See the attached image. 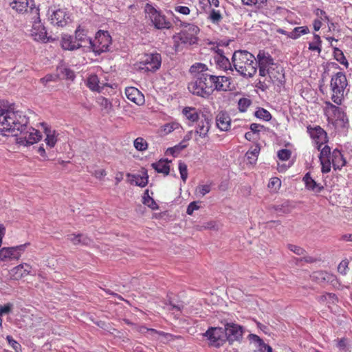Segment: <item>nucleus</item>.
I'll return each instance as SVG.
<instances>
[{
	"label": "nucleus",
	"mask_w": 352,
	"mask_h": 352,
	"mask_svg": "<svg viewBox=\"0 0 352 352\" xmlns=\"http://www.w3.org/2000/svg\"><path fill=\"white\" fill-rule=\"evenodd\" d=\"M143 203L145 205H147L148 207H150L151 209L154 210L157 208V205L154 201V199L151 197L149 195H148V197H143Z\"/></svg>",
	"instance_id": "58"
},
{
	"label": "nucleus",
	"mask_w": 352,
	"mask_h": 352,
	"mask_svg": "<svg viewBox=\"0 0 352 352\" xmlns=\"http://www.w3.org/2000/svg\"><path fill=\"white\" fill-rule=\"evenodd\" d=\"M255 116L265 121H269L272 118L270 113L263 108H258L255 112Z\"/></svg>",
	"instance_id": "40"
},
{
	"label": "nucleus",
	"mask_w": 352,
	"mask_h": 352,
	"mask_svg": "<svg viewBox=\"0 0 352 352\" xmlns=\"http://www.w3.org/2000/svg\"><path fill=\"white\" fill-rule=\"evenodd\" d=\"M144 10L146 16L156 29H170L171 28V23L160 11H158L153 6L147 3Z\"/></svg>",
	"instance_id": "8"
},
{
	"label": "nucleus",
	"mask_w": 352,
	"mask_h": 352,
	"mask_svg": "<svg viewBox=\"0 0 352 352\" xmlns=\"http://www.w3.org/2000/svg\"><path fill=\"white\" fill-rule=\"evenodd\" d=\"M331 148L329 146L325 145L320 151V160L331 159Z\"/></svg>",
	"instance_id": "49"
},
{
	"label": "nucleus",
	"mask_w": 352,
	"mask_h": 352,
	"mask_svg": "<svg viewBox=\"0 0 352 352\" xmlns=\"http://www.w3.org/2000/svg\"><path fill=\"white\" fill-rule=\"evenodd\" d=\"M250 340L257 344V346H261L264 348V351L267 352H272V349L269 345L265 344L263 341L256 335L250 334Z\"/></svg>",
	"instance_id": "37"
},
{
	"label": "nucleus",
	"mask_w": 352,
	"mask_h": 352,
	"mask_svg": "<svg viewBox=\"0 0 352 352\" xmlns=\"http://www.w3.org/2000/svg\"><path fill=\"white\" fill-rule=\"evenodd\" d=\"M42 126L44 128V131L46 135L45 142L48 146L52 148L55 146L56 143V138L55 136V131H52L50 128L47 126V124L45 123L42 124Z\"/></svg>",
	"instance_id": "30"
},
{
	"label": "nucleus",
	"mask_w": 352,
	"mask_h": 352,
	"mask_svg": "<svg viewBox=\"0 0 352 352\" xmlns=\"http://www.w3.org/2000/svg\"><path fill=\"white\" fill-rule=\"evenodd\" d=\"M347 80L343 72H338L332 76L331 80V100L338 105L342 104L344 99V92L347 87Z\"/></svg>",
	"instance_id": "4"
},
{
	"label": "nucleus",
	"mask_w": 352,
	"mask_h": 352,
	"mask_svg": "<svg viewBox=\"0 0 352 352\" xmlns=\"http://www.w3.org/2000/svg\"><path fill=\"white\" fill-rule=\"evenodd\" d=\"M61 47L66 50H75L82 47V45H77L76 41L71 35L64 34L61 38Z\"/></svg>",
	"instance_id": "25"
},
{
	"label": "nucleus",
	"mask_w": 352,
	"mask_h": 352,
	"mask_svg": "<svg viewBox=\"0 0 352 352\" xmlns=\"http://www.w3.org/2000/svg\"><path fill=\"white\" fill-rule=\"evenodd\" d=\"M20 257V252L16 254L13 250V247L3 248L0 250V260L3 261L6 258H16Z\"/></svg>",
	"instance_id": "31"
},
{
	"label": "nucleus",
	"mask_w": 352,
	"mask_h": 352,
	"mask_svg": "<svg viewBox=\"0 0 352 352\" xmlns=\"http://www.w3.org/2000/svg\"><path fill=\"white\" fill-rule=\"evenodd\" d=\"M177 337L168 333L162 331L160 333V339L158 340L160 342L164 344H166L170 341L174 340Z\"/></svg>",
	"instance_id": "44"
},
{
	"label": "nucleus",
	"mask_w": 352,
	"mask_h": 352,
	"mask_svg": "<svg viewBox=\"0 0 352 352\" xmlns=\"http://www.w3.org/2000/svg\"><path fill=\"white\" fill-rule=\"evenodd\" d=\"M10 5L12 9L21 13L27 10L28 2L27 0H13Z\"/></svg>",
	"instance_id": "32"
},
{
	"label": "nucleus",
	"mask_w": 352,
	"mask_h": 352,
	"mask_svg": "<svg viewBox=\"0 0 352 352\" xmlns=\"http://www.w3.org/2000/svg\"><path fill=\"white\" fill-rule=\"evenodd\" d=\"M210 344L214 346H219L222 342L225 340V329L221 327H210L204 333Z\"/></svg>",
	"instance_id": "12"
},
{
	"label": "nucleus",
	"mask_w": 352,
	"mask_h": 352,
	"mask_svg": "<svg viewBox=\"0 0 352 352\" xmlns=\"http://www.w3.org/2000/svg\"><path fill=\"white\" fill-rule=\"evenodd\" d=\"M322 165V172L323 173H327L331 170V160L330 159L320 160Z\"/></svg>",
	"instance_id": "53"
},
{
	"label": "nucleus",
	"mask_w": 352,
	"mask_h": 352,
	"mask_svg": "<svg viewBox=\"0 0 352 352\" xmlns=\"http://www.w3.org/2000/svg\"><path fill=\"white\" fill-rule=\"evenodd\" d=\"M291 151L288 149H281L278 152V157L283 161L287 160L291 157Z\"/></svg>",
	"instance_id": "54"
},
{
	"label": "nucleus",
	"mask_w": 352,
	"mask_h": 352,
	"mask_svg": "<svg viewBox=\"0 0 352 352\" xmlns=\"http://www.w3.org/2000/svg\"><path fill=\"white\" fill-rule=\"evenodd\" d=\"M226 338L230 342L239 340L242 338V327L234 323H227L225 325Z\"/></svg>",
	"instance_id": "14"
},
{
	"label": "nucleus",
	"mask_w": 352,
	"mask_h": 352,
	"mask_svg": "<svg viewBox=\"0 0 352 352\" xmlns=\"http://www.w3.org/2000/svg\"><path fill=\"white\" fill-rule=\"evenodd\" d=\"M178 126L179 124L177 123H168L163 126V130L166 134H168L178 128Z\"/></svg>",
	"instance_id": "59"
},
{
	"label": "nucleus",
	"mask_w": 352,
	"mask_h": 352,
	"mask_svg": "<svg viewBox=\"0 0 352 352\" xmlns=\"http://www.w3.org/2000/svg\"><path fill=\"white\" fill-rule=\"evenodd\" d=\"M287 247L289 250L297 255H304L305 253V250L301 247L292 244H288Z\"/></svg>",
	"instance_id": "57"
},
{
	"label": "nucleus",
	"mask_w": 352,
	"mask_h": 352,
	"mask_svg": "<svg viewBox=\"0 0 352 352\" xmlns=\"http://www.w3.org/2000/svg\"><path fill=\"white\" fill-rule=\"evenodd\" d=\"M182 113L188 120L192 122H195L197 120H199L201 114V110L192 107H184L182 110Z\"/></svg>",
	"instance_id": "26"
},
{
	"label": "nucleus",
	"mask_w": 352,
	"mask_h": 352,
	"mask_svg": "<svg viewBox=\"0 0 352 352\" xmlns=\"http://www.w3.org/2000/svg\"><path fill=\"white\" fill-rule=\"evenodd\" d=\"M34 16L32 18L33 20V25L30 30V35L34 40L41 41L43 43H47L53 39L51 36H47L45 28L41 23L39 17V12L38 9L32 10V11Z\"/></svg>",
	"instance_id": "7"
},
{
	"label": "nucleus",
	"mask_w": 352,
	"mask_h": 352,
	"mask_svg": "<svg viewBox=\"0 0 352 352\" xmlns=\"http://www.w3.org/2000/svg\"><path fill=\"white\" fill-rule=\"evenodd\" d=\"M349 261L348 259L342 260L338 266V271L342 275H346L349 270Z\"/></svg>",
	"instance_id": "43"
},
{
	"label": "nucleus",
	"mask_w": 352,
	"mask_h": 352,
	"mask_svg": "<svg viewBox=\"0 0 352 352\" xmlns=\"http://www.w3.org/2000/svg\"><path fill=\"white\" fill-rule=\"evenodd\" d=\"M187 145L186 144H184L183 142H181L179 144L175 146L174 147L168 148L166 152L170 153L173 155H175V153H179Z\"/></svg>",
	"instance_id": "46"
},
{
	"label": "nucleus",
	"mask_w": 352,
	"mask_h": 352,
	"mask_svg": "<svg viewBox=\"0 0 352 352\" xmlns=\"http://www.w3.org/2000/svg\"><path fill=\"white\" fill-rule=\"evenodd\" d=\"M330 160H331V163L334 169H340L346 163L345 159L343 157L342 154L338 149L333 150L331 153V157Z\"/></svg>",
	"instance_id": "27"
},
{
	"label": "nucleus",
	"mask_w": 352,
	"mask_h": 352,
	"mask_svg": "<svg viewBox=\"0 0 352 352\" xmlns=\"http://www.w3.org/2000/svg\"><path fill=\"white\" fill-rule=\"evenodd\" d=\"M29 118L21 111L16 110L14 104L5 100H0V133L8 135L6 132L17 136V133L26 127Z\"/></svg>",
	"instance_id": "1"
},
{
	"label": "nucleus",
	"mask_w": 352,
	"mask_h": 352,
	"mask_svg": "<svg viewBox=\"0 0 352 352\" xmlns=\"http://www.w3.org/2000/svg\"><path fill=\"white\" fill-rule=\"evenodd\" d=\"M303 181L305 184V187L316 193L320 192L324 187L320 184L317 183L310 175L309 173L305 174L303 177Z\"/></svg>",
	"instance_id": "23"
},
{
	"label": "nucleus",
	"mask_w": 352,
	"mask_h": 352,
	"mask_svg": "<svg viewBox=\"0 0 352 352\" xmlns=\"http://www.w3.org/2000/svg\"><path fill=\"white\" fill-rule=\"evenodd\" d=\"M161 332L162 331H157L154 329H150V330H147V334L148 335V337L153 340H158L160 339Z\"/></svg>",
	"instance_id": "60"
},
{
	"label": "nucleus",
	"mask_w": 352,
	"mask_h": 352,
	"mask_svg": "<svg viewBox=\"0 0 352 352\" xmlns=\"http://www.w3.org/2000/svg\"><path fill=\"white\" fill-rule=\"evenodd\" d=\"M15 269L17 271L20 270L21 269H23L24 272L23 273H21V276H23L28 275L30 273L31 267L28 264L24 263V264L18 265L17 267H15Z\"/></svg>",
	"instance_id": "61"
},
{
	"label": "nucleus",
	"mask_w": 352,
	"mask_h": 352,
	"mask_svg": "<svg viewBox=\"0 0 352 352\" xmlns=\"http://www.w3.org/2000/svg\"><path fill=\"white\" fill-rule=\"evenodd\" d=\"M333 56L336 60L338 61L340 64L348 67V62L342 50L338 47H334Z\"/></svg>",
	"instance_id": "38"
},
{
	"label": "nucleus",
	"mask_w": 352,
	"mask_h": 352,
	"mask_svg": "<svg viewBox=\"0 0 352 352\" xmlns=\"http://www.w3.org/2000/svg\"><path fill=\"white\" fill-rule=\"evenodd\" d=\"M17 140L23 145L33 144L37 142L41 138L39 131L26 125V127L21 130L18 133Z\"/></svg>",
	"instance_id": "11"
},
{
	"label": "nucleus",
	"mask_w": 352,
	"mask_h": 352,
	"mask_svg": "<svg viewBox=\"0 0 352 352\" xmlns=\"http://www.w3.org/2000/svg\"><path fill=\"white\" fill-rule=\"evenodd\" d=\"M259 151L260 147L258 145H256L252 150L248 151L246 153L245 156L250 160V164H253L256 161Z\"/></svg>",
	"instance_id": "39"
},
{
	"label": "nucleus",
	"mask_w": 352,
	"mask_h": 352,
	"mask_svg": "<svg viewBox=\"0 0 352 352\" xmlns=\"http://www.w3.org/2000/svg\"><path fill=\"white\" fill-rule=\"evenodd\" d=\"M6 340H8L9 344H10L12 347L16 351L20 346V344L16 340H14L12 336H8L6 337Z\"/></svg>",
	"instance_id": "64"
},
{
	"label": "nucleus",
	"mask_w": 352,
	"mask_h": 352,
	"mask_svg": "<svg viewBox=\"0 0 352 352\" xmlns=\"http://www.w3.org/2000/svg\"><path fill=\"white\" fill-rule=\"evenodd\" d=\"M179 170L182 179L184 182H186L188 177V169L187 166L184 162H180L179 163Z\"/></svg>",
	"instance_id": "47"
},
{
	"label": "nucleus",
	"mask_w": 352,
	"mask_h": 352,
	"mask_svg": "<svg viewBox=\"0 0 352 352\" xmlns=\"http://www.w3.org/2000/svg\"><path fill=\"white\" fill-rule=\"evenodd\" d=\"M307 131L309 133L312 139H314L318 146V149L320 150V147L322 144L327 142V135L325 131L322 129L320 126L315 127H307Z\"/></svg>",
	"instance_id": "16"
},
{
	"label": "nucleus",
	"mask_w": 352,
	"mask_h": 352,
	"mask_svg": "<svg viewBox=\"0 0 352 352\" xmlns=\"http://www.w3.org/2000/svg\"><path fill=\"white\" fill-rule=\"evenodd\" d=\"M196 122H197V125L195 133L202 138H206L210 128V116L201 113V118H199V120H197Z\"/></svg>",
	"instance_id": "15"
},
{
	"label": "nucleus",
	"mask_w": 352,
	"mask_h": 352,
	"mask_svg": "<svg viewBox=\"0 0 352 352\" xmlns=\"http://www.w3.org/2000/svg\"><path fill=\"white\" fill-rule=\"evenodd\" d=\"M87 85L92 91H100L99 79L96 75H91L87 78Z\"/></svg>",
	"instance_id": "34"
},
{
	"label": "nucleus",
	"mask_w": 352,
	"mask_h": 352,
	"mask_svg": "<svg viewBox=\"0 0 352 352\" xmlns=\"http://www.w3.org/2000/svg\"><path fill=\"white\" fill-rule=\"evenodd\" d=\"M61 75L64 78L71 80H73L76 76L74 71L69 68H63L61 70Z\"/></svg>",
	"instance_id": "52"
},
{
	"label": "nucleus",
	"mask_w": 352,
	"mask_h": 352,
	"mask_svg": "<svg viewBox=\"0 0 352 352\" xmlns=\"http://www.w3.org/2000/svg\"><path fill=\"white\" fill-rule=\"evenodd\" d=\"M243 4L247 6H256L257 8H262L266 0H242Z\"/></svg>",
	"instance_id": "51"
},
{
	"label": "nucleus",
	"mask_w": 352,
	"mask_h": 352,
	"mask_svg": "<svg viewBox=\"0 0 352 352\" xmlns=\"http://www.w3.org/2000/svg\"><path fill=\"white\" fill-rule=\"evenodd\" d=\"M309 32V29L307 26H300L295 28L292 32H289L288 37L292 39H297L301 35L306 34Z\"/></svg>",
	"instance_id": "33"
},
{
	"label": "nucleus",
	"mask_w": 352,
	"mask_h": 352,
	"mask_svg": "<svg viewBox=\"0 0 352 352\" xmlns=\"http://www.w3.org/2000/svg\"><path fill=\"white\" fill-rule=\"evenodd\" d=\"M256 68H258L259 76H264L265 74L279 72L283 71L274 61L270 54L264 51H259L256 56Z\"/></svg>",
	"instance_id": "6"
},
{
	"label": "nucleus",
	"mask_w": 352,
	"mask_h": 352,
	"mask_svg": "<svg viewBox=\"0 0 352 352\" xmlns=\"http://www.w3.org/2000/svg\"><path fill=\"white\" fill-rule=\"evenodd\" d=\"M126 177L129 179V182L131 184H135V186L140 187H144L148 184V176L147 170L145 168L142 169V175L127 173Z\"/></svg>",
	"instance_id": "18"
},
{
	"label": "nucleus",
	"mask_w": 352,
	"mask_h": 352,
	"mask_svg": "<svg viewBox=\"0 0 352 352\" xmlns=\"http://www.w3.org/2000/svg\"><path fill=\"white\" fill-rule=\"evenodd\" d=\"M207 69L208 68L206 65L199 63L191 66L190 72L191 73H197V74H199V73H204Z\"/></svg>",
	"instance_id": "42"
},
{
	"label": "nucleus",
	"mask_w": 352,
	"mask_h": 352,
	"mask_svg": "<svg viewBox=\"0 0 352 352\" xmlns=\"http://www.w3.org/2000/svg\"><path fill=\"white\" fill-rule=\"evenodd\" d=\"M313 277L318 278V279H321L323 280L329 281V280H332L331 278H333V275H331L327 272H318L314 273Z\"/></svg>",
	"instance_id": "50"
},
{
	"label": "nucleus",
	"mask_w": 352,
	"mask_h": 352,
	"mask_svg": "<svg viewBox=\"0 0 352 352\" xmlns=\"http://www.w3.org/2000/svg\"><path fill=\"white\" fill-rule=\"evenodd\" d=\"M98 102L101 107L106 110L107 112H109L111 109V103L105 98L101 97L98 99Z\"/></svg>",
	"instance_id": "56"
},
{
	"label": "nucleus",
	"mask_w": 352,
	"mask_h": 352,
	"mask_svg": "<svg viewBox=\"0 0 352 352\" xmlns=\"http://www.w3.org/2000/svg\"><path fill=\"white\" fill-rule=\"evenodd\" d=\"M170 162L168 159H162L157 162L151 164V166L157 173H162L166 176L170 173V166L168 164Z\"/></svg>",
	"instance_id": "24"
},
{
	"label": "nucleus",
	"mask_w": 352,
	"mask_h": 352,
	"mask_svg": "<svg viewBox=\"0 0 352 352\" xmlns=\"http://www.w3.org/2000/svg\"><path fill=\"white\" fill-rule=\"evenodd\" d=\"M199 206L195 201L191 202L187 207L186 213L189 215H191L194 210H198Z\"/></svg>",
	"instance_id": "62"
},
{
	"label": "nucleus",
	"mask_w": 352,
	"mask_h": 352,
	"mask_svg": "<svg viewBox=\"0 0 352 352\" xmlns=\"http://www.w3.org/2000/svg\"><path fill=\"white\" fill-rule=\"evenodd\" d=\"M209 18L213 23L218 24L219 21L221 20L222 16L219 11L212 9L210 12Z\"/></svg>",
	"instance_id": "48"
},
{
	"label": "nucleus",
	"mask_w": 352,
	"mask_h": 352,
	"mask_svg": "<svg viewBox=\"0 0 352 352\" xmlns=\"http://www.w3.org/2000/svg\"><path fill=\"white\" fill-rule=\"evenodd\" d=\"M69 19L68 14L63 10H57L51 16L52 23L63 27Z\"/></svg>",
	"instance_id": "20"
},
{
	"label": "nucleus",
	"mask_w": 352,
	"mask_h": 352,
	"mask_svg": "<svg viewBox=\"0 0 352 352\" xmlns=\"http://www.w3.org/2000/svg\"><path fill=\"white\" fill-rule=\"evenodd\" d=\"M58 79V76L53 74H47L45 77L40 79V82L46 86L50 82H55Z\"/></svg>",
	"instance_id": "55"
},
{
	"label": "nucleus",
	"mask_w": 352,
	"mask_h": 352,
	"mask_svg": "<svg viewBox=\"0 0 352 352\" xmlns=\"http://www.w3.org/2000/svg\"><path fill=\"white\" fill-rule=\"evenodd\" d=\"M328 108L331 110L337 120L346 122L348 121L346 115L344 113L342 108L338 107L329 102H326Z\"/></svg>",
	"instance_id": "29"
},
{
	"label": "nucleus",
	"mask_w": 352,
	"mask_h": 352,
	"mask_svg": "<svg viewBox=\"0 0 352 352\" xmlns=\"http://www.w3.org/2000/svg\"><path fill=\"white\" fill-rule=\"evenodd\" d=\"M162 64V57L159 53H151L144 55L140 62L139 68L146 72H154L160 69Z\"/></svg>",
	"instance_id": "10"
},
{
	"label": "nucleus",
	"mask_w": 352,
	"mask_h": 352,
	"mask_svg": "<svg viewBox=\"0 0 352 352\" xmlns=\"http://www.w3.org/2000/svg\"><path fill=\"white\" fill-rule=\"evenodd\" d=\"M272 208L278 213H289L292 211V206L290 205L289 201H286L281 204L274 206Z\"/></svg>",
	"instance_id": "36"
},
{
	"label": "nucleus",
	"mask_w": 352,
	"mask_h": 352,
	"mask_svg": "<svg viewBox=\"0 0 352 352\" xmlns=\"http://www.w3.org/2000/svg\"><path fill=\"white\" fill-rule=\"evenodd\" d=\"M134 146L138 151H144L147 149L148 144L144 138L139 137L135 140Z\"/></svg>",
	"instance_id": "41"
},
{
	"label": "nucleus",
	"mask_w": 352,
	"mask_h": 352,
	"mask_svg": "<svg viewBox=\"0 0 352 352\" xmlns=\"http://www.w3.org/2000/svg\"><path fill=\"white\" fill-rule=\"evenodd\" d=\"M250 104V100L245 98H241L238 102L239 109L241 112H245Z\"/></svg>",
	"instance_id": "45"
},
{
	"label": "nucleus",
	"mask_w": 352,
	"mask_h": 352,
	"mask_svg": "<svg viewBox=\"0 0 352 352\" xmlns=\"http://www.w3.org/2000/svg\"><path fill=\"white\" fill-rule=\"evenodd\" d=\"M211 82L210 74L199 73L195 79L188 83V89L193 95L206 98L214 91Z\"/></svg>",
	"instance_id": "3"
},
{
	"label": "nucleus",
	"mask_w": 352,
	"mask_h": 352,
	"mask_svg": "<svg viewBox=\"0 0 352 352\" xmlns=\"http://www.w3.org/2000/svg\"><path fill=\"white\" fill-rule=\"evenodd\" d=\"M285 82V76L283 71L279 72H270L265 74L264 76H260L256 84V87L265 91L274 87V89L278 91L276 87L280 88Z\"/></svg>",
	"instance_id": "5"
},
{
	"label": "nucleus",
	"mask_w": 352,
	"mask_h": 352,
	"mask_svg": "<svg viewBox=\"0 0 352 352\" xmlns=\"http://www.w3.org/2000/svg\"><path fill=\"white\" fill-rule=\"evenodd\" d=\"M199 32V29L197 25H189L179 33V40L183 43L192 45L197 41V34Z\"/></svg>",
	"instance_id": "13"
},
{
	"label": "nucleus",
	"mask_w": 352,
	"mask_h": 352,
	"mask_svg": "<svg viewBox=\"0 0 352 352\" xmlns=\"http://www.w3.org/2000/svg\"><path fill=\"white\" fill-rule=\"evenodd\" d=\"M210 80L212 81V87L214 89V91H226L230 89V81L228 77L210 75Z\"/></svg>",
	"instance_id": "17"
},
{
	"label": "nucleus",
	"mask_w": 352,
	"mask_h": 352,
	"mask_svg": "<svg viewBox=\"0 0 352 352\" xmlns=\"http://www.w3.org/2000/svg\"><path fill=\"white\" fill-rule=\"evenodd\" d=\"M215 61L217 65L219 68H221L223 70L231 69V63L229 59L224 56H217L215 58Z\"/></svg>",
	"instance_id": "35"
},
{
	"label": "nucleus",
	"mask_w": 352,
	"mask_h": 352,
	"mask_svg": "<svg viewBox=\"0 0 352 352\" xmlns=\"http://www.w3.org/2000/svg\"><path fill=\"white\" fill-rule=\"evenodd\" d=\"M75 41L77 45H82V47L89 46L91 38L87 35V30L79 26L75 31Z\"/></svg>",
	"instance_id": "19"
},
{
	"label": "nucleus",
	"mask_w": 352,
	"mask_h": 352,
	"mask_svg": "<svg viewBox=\"0 0 352 352\" xmlns=\"http://www.w3.org/2000/svg\"><path fill=\"white\" fill-rule=\"evenodd\" d=\"M67 239L70 241L74 245H89L91 243V239L82 234H71L67 235Z\"/></svg>",
	"instance_id": "28"
},
{
	"label": "nucleus",
	"mask_w": 352,
	"mask_h": 352,
	"mask_svg": "<svg viewBox=\"0 0 352 352\" xmlns=\"http://www.w3.org/2000/svg\"><path fill=\"white\" fill-rule=\"evenodd\" d=\"M256 58L246 50L236 51L232 58L235 69L243 76L252 77L256 72Z\"/></svg>",
	"instance_id": "2"
},
{
	"label": "nucleus",
	"mask_w": 352,
	"mask_h": 352,
	"mask_svg": "<svg viewBox=\"0 0 352 352\" xmlns=\"http://www.w3.org/2000/svg\"><path fill=\"white\" fill-rule=\"evenodd\" d=\"M230 122L231 119L226 112L221 111L216 117L217 126L221 131H228L230 127Z\"/></svg>",
	"instance_id": "22"
},
{
	"label": "nucleus",
	"mask_w": 352,
	"mask_h": 352,
	"mask_svg": "<svg viewBox=\"0 0 352 352\" xmlns=\"http://www.w3.org/2000/svg\"><path fill=\"white\" fill-rule=\"evenodd\" d=\"M125 94L129 100L137 104H142L144 101L143 95L135 87L126 88Z\"/></svg>",
	"instance_id": "21"
},
{
	"label": "nucleus",
	"mask_w": 352,
	"mask_h": 352,
	"mask_svg": "<svg viewBox=\"0 0 352 352\" xmlns=\"http://www.w3.org/2000/svg\"><path fill=\"white\" fill-rule=\"evenodd\" d=\"M111 43V37L108 32L99 31L97 32L95 39L91 40V42L89 43V48L96 54L99 55L108 51Z\"/></svg>",
	"instance_id": "9"
},
{
	"label": "nucleus",
	"mask_w": 352,
	"mask_h": 352,
	"mask_svg": "<svg viewBox=\"0 0 352 352\" xmlns=\"http://www.w3.org/2000/svg\"><path fill=\"white\" fill-rule=\"evenodd\" d=\"M280 180L278 177H274L270 180L268 187L276 188L277 187H280Z\"/></svg>",
	"instance_id": "63"
}]
</instances>
